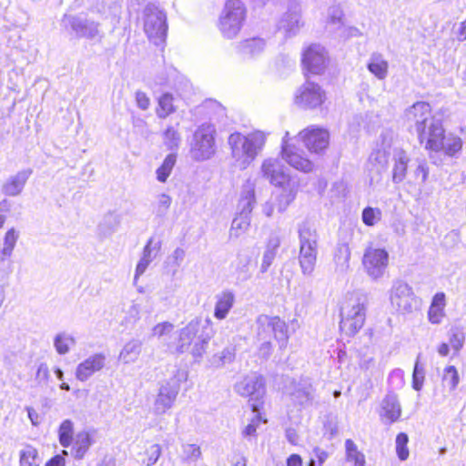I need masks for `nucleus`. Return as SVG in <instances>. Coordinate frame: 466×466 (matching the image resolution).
Instances as JSON below:
<instances>
[{
	"label": "nucleus",
	"mask_w": 466,
	"mask_h": 466,
	"mask_svg": "<svg viewBox=\"0 0 466 466\" xmlns=\"http://www.w3.org/2000/svg\"><path fill=\"white\" fill-rule=\"evenodd\" d=\"M299 239V263L303 275H310L315 268L318 255V233L313 225L303 221L298 225Z\"/></svg>",
	"instance_id": "obj_4"
},
{
	"label": "nucleus",
	"mask_w": 466,
	"mask_h": 466,
	"mask_svg": "<svg viewBox=\"0 0 466 466\" xmlns=\"http://www.w3.org/2000/svg\"><path fill=\"white\" fill-rule=\"evenodd\" d=\"M266 47V42L259 37L245 39L238 43V52L245 56L255 57L260 55Z\"/></svg>",
	"instance_id": "obj_32"
},
{
	"label": "nucleus",
	"mask_w": 466,
	"mask_h": 466,
	"mask_svg": "<svg viewBox=\"0 0 466 466\" xmlns=\"http://www.w3.org/2000/svg\"><path fill=\"white\" fill-rule=\"evenodd\" d=\"M464 340L465 335L462 330L458 328L451 329L450 344L456 352H458L462 348Z\"/></svg>",
	"instance_id": "obj_56"
},
{
	"label": "nucleus",
	"mask_w": 466,
	"mask_h": 466,
	"mask_svg": "<svg viewBox=\"0 0 466 466\" xmlns=\"http://www.w3.org/2000/svg\"><path fill=\"white\" fill-rule=\"evenodd\" d=\"M41 463L42 459L35 447L25 445L19 451V466H40Z\"/></svg>",
	"instance_id": "obj_39"
},
{
	"label": "nucleus",
	"mask_w": 466,
	"mask_h": 466,
	"mask_svg": "<svg viewBox=\"0 0 466 466\" xmlns=\"http://www.w3.org/2000/svg\"><path fill=\"white\" fill-rule=\"evenodd\" d=\"M106 355L103 353H96L83 361H81L76 369V378L79 381H86L95 373L102 370L106 365Z\"/></svg>",
	"instance_id": "obj_23"
},
{
	"label": "nucleus",
	"mask_w": 466,
	"mask_h": 466,
	"mask_svg": "<svg viewBox=\"0 0 466 466\" xmlns=\"http://www.w3.org/2000/svg\"><path fill=\"white\" fill-rule=\"evenodd\" d=\"M380 217L381 212L379 208L368 207L362 211V220L367 226L375 225L380 219Z\"/></svg>",
	"instance_id": "obj_55"
},
{
	"label": "nucleus",
	"mask_w": 466,
	"mask_h": 466,
	"mask_svg": "<svg viewBox=\"0 0 466 466\" xmlns=\"http://www.w3.org/2000/svg\"><path fill=\"white\" fill-rule=\"evenodd\" d=\"M163 140L165 146L170 149H177L181 142V137L174 127H167L163 133Z\"/></svg>",
	"instance_id": "obj_47"
},
{
	"label": "nucleus",
	"mask_w": 466,
	"mask_h": 466,
	"mask_svg": "<svg viewBox=\"0 0 466 466\" xmlns=\"http://www.w3.org/2000/svg\"><path fill=\"white\" fill-rule=\"evenodd\" d=\"M256 334L258 340L274 339L281 350L287 347L289 339L287 323L277 316H258L256 320Z\"/></svg>",
	"instance_id": "obj_6"
},
{
	"label": "nucleus",
	"mask_w": 466,
	"mask_h": 466,
	"mask_svg": "<svg viewBox=\"0 0 466 466\" xmlns=\"http://www.w3.org/2000/svg\"><path fill=\"white\" fill-rule=\"evenodd\" d=\"M314 389L309 380H302L295 385L291 396L294 401L301 406L312 403L314 400Z\"/></svg>",
	"instance_id": "obj_30"
},
{
	"label": "nucleus",
	"mask_w": 466,
	"mask_h": 466,
	"mask_svg": "<svg viewBox=\"0 0 466 466\" xmlns=\"http://www.w3.org/2000/svg\"><path fill=\"white\" fill-rule=\"evenodd\" d=\"M174 329V325L171 322L164 321L157 323L152 329V336L162 338L170 334Z\"/></svg>",
	"instance_id": "obj_59"
},
{
	"label": "nucleus",
	"mask_w": 466,
	"mask_h": 466,
	"mask_svg": "<svg viewBox=\"0 0 466 466\" xmlns=\"http://www.w3.org/2000/svg\"><path fill=\"white\" fill-rule=\"evenodd\" d=\"M143 26L152 43L160 45L165 42L168 26L163 10L154 5H147L143 12Z\"/></svg>",
	"instance_id": "obj_9"
},
{
	"label": "nucleus",
	"mask_w": 466,
	"mask_h": 466,
	"mask_svg": "<svg viewBox=\"0 0 466 466\" xmlns=\"http://www.w3.org/2000/svg\"><path fill=\"white\" fill-rule=\"evenodd\" d=\"M32 174L31 169H24L10 177L3 185V193L6 196L15 197L19 195L29 177Z\"/></svg>",
	"instance_id": "obj_27"
},
{
	"label": "nucleus",
	"mask_w": 466,
	"mask_h": 466,
	"mask_svg": "<svg viewBox=\"0 0 466 466\" xmlns=\"http://www.w3.org/2000/svg\"><path fill=\"white\" fill-rule=\"evenodd\" d=\"M301 63L303 69L307 72L321 75L329 64V52L319 44H311L302 51Z\"/></svg>",
	"instance_id": "obj_13"
},
{
	"label": "nucleus",
	"mask_w": 466,
	"mask_h": 466,
	"mask_svg": "<svg viewBox=\"0 0 466 466\" xmlns=\"http://www.w3.org/2000/svg\"><path fill=\"white\" fill-rule=\"evenodd\" d=\"M441 147L438 150H432L433 152L443 151L446 155L452 157L461 150L462 141L459 137L452 134L443 135L441 138Z\"/></svg>",
	"instance_id": "obj_36"
},
{
	"label": "nucleus",
	"mask_w": 466,
	"mask_h": 466,
	"mask_svg": "<svg viewBox=\"0 0 466 466\" xmlns=\"http://www.w3.org/2000/svg\"><path fill=\"white\" fill-rule=\"evenodd\" d=\"M442 381L448 385L450 391H453L457 388L460 382V376L454 366H447L444 369Z\"/></svg>",
	"instance_id": "obj_48"
},
{
	"label": "nucleus",
	"mask_w": 466,
	"mask_h": 466,
	"mask_svg": "<svg viewBox=\"0 0 466 466\" xmlns=\"http://www.w3.org/2000/svg\"><path fill=\"white\" fill-rule=\"evenodd\" d=\"M181 379L174 376L162 382L153 402L152 410L156 415H163L170 410L180 390Z\"/></svg>",
	"instance_id": "obj_12"
},
{
	"label": "nucleus",
	"mask_w": 466,
	"mask_h": 466,
	"mask_svg": "<svg viewBox=\"0 0 466 466\" xmlns=\"http://www.w3.org/2000/svg\"><path fill=\"white\" fill-rule=\"evenodd\" d=\"M444 133V128L440 119L433 117L426 123L422 133L416 132L420 142L425 143L427 150H438L441 147V138Z\"/></svg>",
	"instance_id": "obj_21"
},
{
	"label": "nucleus",
	"mask_w": 466,
	"mask_h": 466,
	"mask_svg": "<svg viewBox=\"0 0 466 466\" xmlns=\"http://www.w3.org/2000/svg\"><path fill=\"white\" fill-rule=\"evenodd\" d=\"M367 298L360 293L347 294L340 303L339 328L353 336L363 327L366 319Z\"/></svg>",
	"instance_id": "obj_3"
},
{
	"label": "nucleus",
	"mask_w": 466,
	"mask_h": 466,
	"mask_svg": "<svg viewBox=\"0 0 466 466\" xmlns=\"http://www.w3.org/2000/svg\"><path fill=\"white\" fill-rule=\"evenodd\" d=\"M142 304L137 300H133L128 308L124 311V321L126 324H135L140 319Z\"/></svg>",
	"instance_id": "obj_51"
},
{
	"label": "nucleus",
	"mask_w": 466,
	"mask_h": 466,
	"mask_svg": "<svg viewBox=\"0 0 466 466\" xmlns=\"http://www.w3.org/2000/svg\"><path fill=\"white\" fill-rule=\"evenodd\" d=\"M444 317V310L439 308L430 306L428 311L429 321L432 324H439Z\"/></svg>",
	"instance_id": "obj_60"
},
{
	"label": "nucleus",
	"mask_w": 466,
	"mask_h": 466,
	"mask_svg": "<svg viewBox=\"0 0 466 466\" xmlns=\"http://www.w3.org/2000/svg\"><path fill=\"white\" fill-rule=\"evenodd\" d=\"M182 449L183 455L187 461H196L201 456L200 447L197 444L187 443L183 445Z\"/></svg>",
	"instance_id": "obj_58"
},
{
	"label": "nucleus",
	"mask_w": 466,
	"mask_h": 466,
	"mask_svg": "<svg viewBox=\"0 0 466 466\" xmlns=\"http://www.w3.org/2000/svg\"><path fill=\"white\" fill-rule=\"evenodd\" d=\"M337 34L339 37L344 38L360 36L361 35L360 31L357 27L347 26L345 24L344 28H340V31H338Z\"/></svg>",
	"instance_id": "obj_63"
},
{
	"label": "nucleus",
	"mask_w": 466,
	"mask_h": 466,
	"mask_svg": "<svg viewBox=\"0 0 466 466\" xmlns=\"http://www.w3.org/2000/svg\"><path fill=\"white\" fill-rule=\"evenodd\" d=\"M75 345L76 339L66 332L57 333L54 338V347L60 355L67 354Z\"/></svg>",
	"instance_id": "obj_42"
},
{
	"label": "nucleus",
	"mask_w": 466,
	"mask_h": 466,
	"mask_svg": "<svg viewBox=\"0 0 466 466\" xmlns=\"http://www.w3.org/2000/svg\"><path fill=\"white\" fill-rule=\"evenodd\" d=\"M433 117L431 106L425 102H417L405 112V119L409 127L420 133L424 131L426 123Z\"/></svg>",
	"instance_id": "obj_18"
},
{
	"label": "nucleus",
	"mask_w": 466,
	"mask_h": 466,
	"mask_svg": "<svg viewBox=\"0 0 466 466\" xmlns=\"http://www.w3.org/2000/svg\"><path fill=\"white\" fill-rule=\"evenodd\" d=\"M153 244V238H149L147 245L145 246L143 249V254L141 258L139 259L136 271L134 276V284H137V279L140 276H142L145 271L147 270L149 264L153 261L154 258L156 257V254H153L154 248L152 247Z\"/></svg>",
	"instance_id": "obj_34"
},
{
	"label": "nucleus",
	"mask_w": 466,
	"mask_h": 466,
	"mask_svg": "<svg viewBox=\"0 0 466 466\" xmlns=\"http://www.w3.org/2000/svg\"><path fill=\"white\" fill-rule=\"evenodd\" d=\"M389 265V253L384 248L369 247L362 258L366 274L374 281L382 279Z\"/></svg>",
	"instance_id": "obj_10"
},
{
	"label": "nucleus",
	"mask_w": 466,
	"mask_h": 466,
	"mask_svg": "<svg viewBox=\"0 0 466 466\" xmlns=\"http://www.w3.org/2000/svg\"><path fill=\"white\" fill-rule=\"evenodd\" d=\"M393 142V134L383 132L376 148L370 153L368 159V168L370 174L380 176L388 168L389 157Z\"/></svg>",
	"instance_id": "obj_11"
},
{
	"label": "nucleus",
	"mask_w": 466,
	"mask_h": 466,
	"mask_svg": "<svg viewBox=\"0 0 466 466\" xmlns=\"http://www.w3.org/2000/svg\"><path fill=\"white\" fill-rule=\"evenodd\" d=\"M350 249L347 244H339L337 247L335 255H334V262L336 265V271L339 273H345L350 268Z\"/></svg>",
	"instance_id": "obj_38"
},
{
	"label": "nucleus",
	"mask_w": 466,
	"mask_h": 466,
	"mask_svg": "<svg viewBox=\"0 0 466 466\" xmlns=\"http://www.w3.org/2000/svg\"><path fill=\"white\" fill-rule=\"evenodd\" d=\"M142 343L139 340L132 339L128 341L119 354V360L126 364L135 362L140 352Z\"/></svg>",
	"instance_id": "obj_40"
},
{
	"label": "nucleus",
	"mask_w": 466,
	"mask_h": 466,
	"mask_svg": "<svg viewBox=\"0 0 466 466\" xmlns=\"http://www.w3.org/2000/svg\"><path fill=\"white\" fill-rule=\"evenodd\" d=\"M235 358V352L230 348L224 349L219 354H215L211 360L210 363L214 367H222L226 363H230L233 361Z\"/></svg>",
	"instance_id": "obj_49"
},
{
	"label": "nucleus",
	"mask_w": 466,
	"mask_h": 466,
	"mask_svg": "<svg viewBox=\"0 0 466 466\" xmlns=\"http://www.w3.org/2000/svg\"><path fill=\"white\" fill-rule=\"evenodd\" d=\"M275 187L280 188V192L276 196V206L278 211L282 213L287 210L289 206L295 200L299 192V184L298 181L289 177L282 185H277Z\"/></svg>",
	"instance_id": "obj_24"
},
{
	"label": "nucleus",
	"mask_w": 466,
	"mask_h": 466,
	"mask_svg": "<svg viewBox=\"0 0 466 466\" xmlns=\"http://www.w3.org/2000/svg\"><path fill=\"white\" fill-rule=\"evenodd\" d=\"M303 25L300 3L297 0H289L287 11L282 15L278 23V30L286 37H291L296 35Z\"/></svg>",
	"instance_id": "obj_14"
},
{
	"label": "nucleus",
	"mask_w": 466,
	"mask_h": 466,
	"mask_svg": "<svg viewBox=\"0 0 466 466\" xmlns=\"http://www.w3.org/2000/svg\"><path fill=\"white\" fill-rule=\"evenodd\" d=\"M266 140V133L259 130L247 135L240 132L229 135L228 145L230 149L232 166L239 170L247 169L262 151Z\"/></svg>",
	"instance_id": "obj_1"
},
{
	"label": "nucleus",
	"mask_w": 466,
	"mask_h": 466,
	"mask_svg": "<svg viewBox=\"0 0 466 466\" xmlns=\"http://www.w3.org/2000/svg\"><path fill=\"white\" fill-rule=\"evenodd\" d=\"M172 203V198L167 194H160L157 196V201L154 204V209L157 216H165Z\"/></svg>",
	"instance_id": "obj_52"
},
{
	"label": "nucleus",
	"mask_w": 466,
	"mask_h": 466,
	"mask_svg": "<svg viewBox=\"0 0 466 466\" xmlns=\"http://www.w3.org/2000/svg\"><path fill=\"white\" fill-rule=\"evenodd\" d=\"M63 23L70 25L72 30L76 33L77 37L95 39L101 37L100 24L98 22L82 18L76 15H65Z\"/></svg>",
	"instance_id": "obj_19"
},
{
	"label": "nucleus",
	"mask_w": 466,
	"mask_h": 466,
	"mask_svg": "<svg viewBox=\"0 0 466 466\" xmlns=\"http://www.w3.org/2000/svg\"><path fill=\"white\" fill-rule=\"evenodd\" d=\"M368 70L379 80H384L389 73V62L380 53H372L367 64Z\"/></svg>",
	"instance_id": "obj_31"
},
{
	"label": "nucleus",
	"mask_w": 466,
	"mask_h": 466,
	"mask_svg": "<svg viewBox=\"0 0 466 466\" xmlns=\"http://www.w3.org/2000/svg\"><path fill=\"white\" fill-rule=\"evenodd\" d=\"M250 226V214L239 212L238 215L233 219L229 230L230 238H238L245 233Z\"/></svg>",
	"instance_id": "obj_41"
},
{
	"label": "nucleus",
	"mask_w": 466,
	"mask_h": 466,
	"mask_svg": "<svg viewBox=\"0 0 466 466\" xmlns=\"http://www.w3.org/2000/svg\"><path fill=\"white\" fill-rule=\"evenodd\" d=\"M299 136L310 152H322L329 144V133L319 127L310 126L300 131Z\"/></svg>",
	"instance_id": "obj_17"
},
{
	"label": "nucleus",
	"mask_w": 466,
	"mask_h": 466,
	"mask_svg": "<svg viewBox=\"0 0 466 466\" xmlns=\"http://www.w3.org/2000/svg\"><path fill=\"white\" fill-rule=\"evenodd\" d=\"M410 157L402 148H396L393 152L392 182H402L407 175Z\"/></svg>",
	"instance_id": "obj_28"
},
{
	"label": "nucleus",
	"mask_w": 466,
	"mask_h": 466,
	"mask_svg": "<svg viewBox=\"0 0 466 466\" xmlns=\"http://www.w3.org/2000/svg\"><path fill=\"white\" fill-rule=\"evenodd\" d=\"M419 359L420 355L417 358L412 373V388L418 391L421 390L425 378L424 368L420 365Z\"/></svg>",
	"instance_id": "obj_54"
},
{
	"label": "nucleus",
	"mask_w": 466,
	"mask_h": 466,
	"mask_svg": "<svg viewBox=\"0 0 466 466\" xmlns=\"http://www.w3.org/2000/svg\"><path fill=\"white\" fill-rule=\"evenodd\" d=\"M162 454V448L159 444H152L145 451L146 458L142 463L145 466H155Z\"/></svg>",
	"instance_id": "obj_50"
},
{
	"label": "nucleus",
	"mask_w": 466,
	"mask_h": 466,
	"mask_svg": "<svg viewBox=\"0 0 466 466\" xmlns=\"http://www.w3.org/2000/svg\"><path fill=\"white\" fill-rule=\"evenodd\" d=\"M289 133L286 132L282 138L281 154L282 158L293 168L309 173L314 169V164L309 160L305 153L289 143Z\"/></svg>",
	"instance_id": "obj_15"
},
{
	"label": "nucleus",
	"mask_w": 466,
	"mask_h": 466,
	"mask_svg": "<svg viewBox=\"0 0 466 466\" xmlns=\"http://www.w3.org/2000/svg\"><path fill=\"white\" fill-rule=\"evenodd\" d=\"M72 443V454L76 459L80 460L85 456L92 444L91 435L86 431H80L76 434Z\"/></svg>",
	"instance_id": "obj_33"
},
{
	"label": "nucleus",
	"mask_w": 466,
	"mask_h": 466,
	"mask_svg": "<svg viewBox=\"0 0 466 466\" xmlns=\"http://www.w3.org/2000/svg\"><path fill=\"white\" fill-rule=\"evenodd\" d=\"M259 172L262 177L274 187L282 185L288 178L291 177L289 174L287 173L282 162L276 157L265 158L261 163Z\"/></svg>",
	"instance_id": "obj_20"
},
{
	"label": "nucleus",
	"mask_w": 466,
	"mask_h": 466,
	"mask_svg": "<svg viewBox=\"0 0 466 466\" xmlns=\"http://www.w3.org/2000/svg\"><path fill=\"white\" fill-rule=\"evenodd\" d=\"M389 299L392 309L402 315L410 314L420 307V299L414 294L412 288L401 279L392 282Z\"/></svg>",
	"instance_id": "obj_8"
},
{
	"label": "nucleus",
	"mask_w": 466,
	"mask_h": 466,
	"mask_svg": "<svg viewBox=\"0 0 466 466\" xmlns=\"http://www.w3.org/2000/svg\"><path fill=\"white\" fill-rule=\"evenodd\" d=\"M256 182L248 178L242 185L238 200L239 212L251 214L256 205Z\"/></svg>",
	"instance_id": "obj_26"
},
{
	"label": "nucleus",
	"mask_w": 466,
	"mask_h": 466,
	"mask_svg": "<svg viewBox=\"0 0 466 466\" xmlns=\"http://www.w3.org/2000/svg\"><path fill=\"white\" fill-rule=\"evenodd\" d=\"M401 416V407L394 393H388L380 403V417L383 422L394 423Z\"/></svg>",
	"instance_id": "obj_25"
},
{
	"label": "nucleus",
	"mask_w": 466,
	"mask_h": 466,
	"mask_svg": "<svg viewBox=\"0 0 466 466\" xmlns=\"http://www.w3.org/2000/svg\"><path fill=\"white\" fill-rule=\"evenodd\" d=\"M276 257L275 250L266 249L263 255L262 263L260 267L261 272H266L269 266L272 264L274 258Z\"/></svg>",
	"instance_id": "obj_62"
},
{
	"label": "nucleus",
	"mask_w": 466,
	"mask_h": 466,
	"mask_svg": "<svg viewBox=\"0 0 466 466\" xmlns=\"http://www.w3.org/2000/svg\"><path fill=\"white\" fill-rule=\"evenodd\" d=\"M177 106L175 105V97L170 93L161 95L157 101L156 114L157 117L164 119L169 115L175 113Z\"/></svg>",
	"instance_id": "obj_37"
},
{
	"label": "nucleus",
	"mask_w": 466,
	"mask_h": 466,
	"mask_svg": "<svg viewBox=\"0 0 466 466\" xmlns=\"http://www.w3.org/2000/svg\"><path fill=\"white\" fill-rule=\"evenodd\" d=\"M326 25L335 33L340 31V28H344V13L339 5H333L329 7Z\"/></svg>",
	"instance_id": "obj_35"
},
{
	"label": "nucleus",
	"mask_w": 466,
	"mask_h": 466,
	"mask_svg": "<svg viewBox=\"0 0 466 466\" xmlns=\"http://www.w3.org/2000/svg\"><path fill=\"white\" fill-rule=\"evenodd\" d=\"M185 255L186 253L183 248H177L168 258L172 260V263L177 268L184 261Z\"/></svg>",
	"instance_id": "obj_64"
},
{
	"label": "nucleus",
	"mask_w": 466,
	"mask_h": 466,
	"mask_svg": "<svg viewBox=\"0 0 466 466\" xmlns=\"http://www.w3.org/2000/svg\"><path fill=\"white\" fill-rule=\"evenodd\" d=\"M247 10L240 0H228L219 17V30L224 37L235 38L246 19Z\"/></svg>",
	"instance_id": "obj_7"
},
{
	"label": "nucleus",
	"mask_w": 466,
	"mask_h": 466,
	"mask_svg": "<svg viewBox=\"0 0 466 466\" xmlns=\"http://www.w3.org/2000/svg\"><path fill=\"white\" fill-rule=\"evenodd\" d=\"M326 99L324 90L318 84L310 81L305 82L296 92L295 103L303 108H316L321 106Z\"/></svg>",
	"instance_id": "obj_16"
},
{
	"label": "nucleus",
	"mask_w": 466,
	"mask_h": 466,
	"mask_svg": "<svg viewBox=\"0 0 466 466\" xmlns=\"http://www.w3.org/2000/svg\"><path fill=\"white\" fill-rule=\"evenodd\" d=\"M19 233L15 228H10L5 235L3 248L0 251V260L10 257L15 247Z\"/></svg>",
	"instance_id": "obj_44"
},
{
	"label": "nucleus",
	"mask_w": 466,
	"mask_h": 466,
	"mask_svg": "<svg viewBox=\"0 0 466 466\" xmlns=\"http://www.w3.org/2000/svg\"><path fill=\"white\" fill-rule=\"evenodd\" d=\"M51 379L50 370L46 363L38 364L35 372V380L38 385L46 386Z\"/></svg>",
	"instance_id": "obj_57"
},
{
	"label": "nucleus",
	"mask_w": 466,
	"mask_h": 466,
	"mask_svg": "<svg viewBox=\"0 0 466 466\" xmlns=\"http://www.w3.org/2000/svg\"><path fill=\"white\" fill-rule=\"evenodd\" d=\"M216 135V127L210 123H203L196 128L189 143V154L193 160L202 162L215 156Z\"/></svg>",
	"instance_id": "obj_5"
},
{
	"label": "nucleus",
	"mask_w": 466,
	"mask_h": 466,
	"mask_svg": "<svg viewBox=\"0 0 466 466\" xmlns=\"http://www.w3.org/2000/svg\"><path fill=\"white\" fill-rule=\"evenodd\" d=\"M346 459L349 462H353L354 466H364L365 456L358 449L355 442L348 439L345 441Z\"/></svg>",
	"instance_id": "obj_43"
},
{
	"label": "nucleus",
	"mask_w": 466,
	"mask_h": 466,
	"mask_svg": "<svg viewBox=\"0 0 466 466\" xmlns=\"http://www.w3.org/2000/svg\"><path fill=\"white\" fill-rule=\"evenodd\" d=\"M214 335L213 323L209 318L196 317L178 333L177 350L186 352L190 350L195 358H201L210 339Z\"/></svg>",
	"instance_id": "obj_2"
},
{
	"label": "nucleus",
	"mask_w": 466,
	"mask_h": 466,
	"mask_svg": "<svg viewBox=\"0 0 466 466\" xmlns=\"http://www.w3.org/2000/svg\"><path fill=\"white\" fill-rule=\"evenodd\" d=\"M74 424L70 420H65L59 426L58 436L60 444L67 448L73 442Z\"/></svg>",
	"instance_id": "obj_45"
},
{
	"label": "nucleus",
	"mask_w": 466,
	"mask_h": 466,
	"mask_svg": "<svg viewBox=\"0 0 466 466\" xmlns=\"http://www.w3.org/2000/svg\"><path fill=\"white\" fill-rule=\"evenodd\" d=\"M408 441L409 438L406 433H399L396 437V451L401 461H405L409 457Z\"/></svg>",
	"instance_id": "obj_53"
},
{
	"label": "nucleus",
	"mask_w": 466,
	"mask_h": 466,
	"mask_svg": "<svg viewBox=\"0 0 466 466\" xmlns=\"http://www.w3.org/2000/svg\"><path fill=\"white\" fill-rule=\"evenodd\" d=\"M177 161V156L175 154H168L164 159L162 165L157 169V179L159 182H166L169 177L172 169Z\"/></svg>",
	"instance_id": "obj_46"
},
{
	"label": "nucleus",
	"mask_w": 466,
	"mask_h": 466,
	"mask_svg": "<svg viewBox=\"0 0 466 466\" xmlns=\"http://www.w3.org/2000/svg\"><path fill=\"white\" fill-rule=\"evenodd\" d=\"M215 299L214 317L219 320L225 319L235 304V294L230 290H223Z\"/></svg>",
	"instance_id": "obj_29"
},
{
	"label": "nucleus",
	"mask_w": 466,
	"mask_h": 466,
	"mask_svg": "<svg viewBox=\"0 0 466 466\" xmlns=\"http://www.w3.org/2000/svg\"><path fill=\"white\" fill-rule=\"evenodd\" d=\"M235 390L241 396L251 397L255 400H259L265 393L264 380L261 376L251 374L246 376L235 385Z\"/></svg>",
	"instance_id": "obj_22"
},
{
	"label": "nucleus",
	"mask_w": 466,
	"mask_h": 466,
	"mask_svg": "<svg viewBox=\"0 0 466 466\" xmlns=\"http://www.w3.org/2000/svg\"><path fill=\"white\" fill-rule=\"evenodd\" d=\"M135 97L138 108H140L141 110H147L149 108L150 99L145 92L137 91Z\"/></svg>",
	"instance_id": "obj_61"
}]
</instances>
